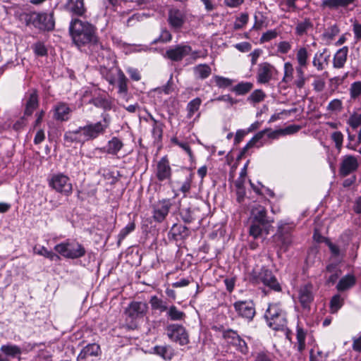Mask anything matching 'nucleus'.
<instances>
[{"instance_id": "obj_18", "label": "nucleus", "mask_w": 361, "mask_h": 361, "mask_svg": "<svg viewBox=\"0 0 361 361\" xmlns=\"http://www.w3.org/2000/svg\"><path fill=\"white\" fill-rule=\"evenodd\" d=\"M65 9L75 18L84 17L87 13L84 0H67Z\"/></svg>"}, {"instance_id": "obj_11", "label": "nucleus", "mask_w": 361, "mask_h": 361, "mask_svg": "<svg viewBox=\"0 0 361 361\" xmlns=\"http://www.w3.org/2000/svg\"><path fill=\"white\" fill-rule=\"evenodd\" d=\"M166 334L169 339L178 343L180 345L189 343V336L185 328L178 324H170L166 327Z\"/></svg>"}, {"instance_id": "obj_20", "label": "nucleus", "mask_w": 361, "mask_h": 361, "mask_svg": "<svg viewBox=\"0 0 361 361\" xmlns=\"http://www.w3.org/2000/svg\"><path fill=\"white\" fill-rule=\"evenodd\" d=\"M168 23L175 29H180L185 22V16L183 12L178 8H171L168 13Z\"/></svg>"}, {"instance_id": "obj_58", "label": "nucleus", "mask_w": 361, "mask_h": 361, "mask_svg": "<svg viewBox=\"0 0 361 361\" xmlns=\"http://www.w3.org/2000/svg\"><path fill=\"white\" fill-rule=\"evenodd\" d=\"M322 60V53L317 52L313 57L312 65L318 71H322L326 68Z\"/></svg>"}, {"instance_id": "obj_4", "label": "nucleus", "mask_w": 361, "mask_h": 361, "mask_svg": "<svg viewBox=\"0 0 361 361\" xmlns=\"http://www.w3.org/2000/svg\"><path fill=\"white\" fill-rule=\"evenodd\" d=\"M23 20L27 26L33 25L41 32H51L55 29V18L54 11L30 12L23 13Z\"/></svg>"}, {"instance_id": "obj_26", "label": "nucleus", "mask_w": 361, "mask_h": 361, "mask_svg": "<svg viewBox=\"0 0 361 361\" xmlns=\"http://www.w3.org/2000/svg\"><path fill=\"white\" fill-rule=\"evenodd\" d=\"M128 79L125 75L124 73L121 70H118V93L121 97L126 101L128 100Z\"/></svg>"}, {"instance_id": "obj_23", "label": "nucleus", "mask_w": 361, "mask_h": 361, "mask_svg": "<svg viewBox=\"0 0 361 361\" xmlns=\"http://www.w3.org/2000/svg\"><path fill=\"white\" fill-rule=\"evenodd\" d=\"M123 142L120 138L118 137H113L108 141L104 147L100 149V150L108 154L116 156L123 148Z\"/></svg>"}, {"instance_id": "obj_10", "label": "nucleus", "mask_w": 361, "mask_h": 361, "mask_svg": "<svg viewBox=\"0 0 361 361\" xmlns=\"http://www.w3.org/2000/svg\"><path fill=\"white\" fill-rule=\"evenodd\" d=\"M148 311V305L146 302L133 301L125 310V313L128 319L131 321L130 328L137 327L136 321L142 319Z\"/></svg>"}, {"instance_id": "obj_61", "label": "nucleus", "mask_w": 361, "mask_h": 361, "mask_svg": "<svg viewBox=\"0 0 361 361\" xmlns=\"http://www.w3.org/2000/svg\"><path fill=\"white\" fill-rule=\"evenodd\" d=\"M222 336L224 339H231L233 342L237 341L240 337V336L238 334V332L231 329L223 330Z\"/></svg>"}, {"instance_id": "obj_15", "label": "nucleus", "mask_w": 361, "mask_h": 361, "mask_svg": "<svg viewBox=\"0 0 361 361\" xmlns=\"http://www.w3.org/2000/svg\"><path fill=\"white\" fill-rule=\"evenodd\" d=\"M176 173L178 180L176 181V183L180 186L179 190L184 194L189 192L194 173L188 168H182L178 170Z\"/></svg>"}, {"instance_id": "obj_46", "label": "nucleus", "mask_w": 361, "mask_h": 361, "mask_svg": "<svg viewBox=\"0 0 361 361\" xmlns=\"http://www.w3.org/2000/svg\"><path fill=\"white\" fill-rule=\"evenodd\" d=\"M327 245L331 252L332 256L334 258L338 259L339 262H341L345 255V250L341 251L338 245L332 243L329 240H327Z\"/></svg>"}, {"instance_id": "obj_8", "label": "nucleus", "mask_w": 361, "mask_h": 361, "mask_svg": "<svg viewBox=\"0 0 361 361\" xmlns=\"http://www.w3.org/2000/svg\"><path fill=\"white\" fill-rule=\"evenodd\" d=\"M310 55L311 49L309 46L301 47L296 52V60L298 63L296 72L298 79L295 82V85L299 88H302L305 83L306 78L304 76V70L307 68Z\"/></svg>"}, {"instance_id": "obj_51", "label": "nucleus", "mask_w": 361, "mask_h": 361, "mask_svg": "<svg viewBox=\"0 0 361 361\" xmlns=\"http://www.w3.org/2000/svg\"><path fill=\"white\" fill-rule=\"evenodd\" d=\"M265 94L262 90H256L247 97V101L258 103L264 100Z\"/></svg>"}, {"instance_id": "obj_27", "label": "nucleus", "mask_w": 361, "mask_h": 361, "mask_svg": "<svg viewBox=\"0 0 361 361\" xmlns=\"http://www.w3.org/2000/svg\"><path fill=\"white\" fill-rule=\"evenodd\" d=\"M71 109L67 104L61 102L54 107V118L57 121H66L70 118Z\"/></svg>"}, {"instance_id": "obj_38", "label": "nucleus", "mask_w": 361, "mask_h": 361, "mask_svg": "<svg viewBox=\"0 0 361 361\" xmlns=\"http://www.w3.org/2000/svg\"><path fill=\"white\" fill-rule=\"evenodd\" d=\"M253 87V84L250 82H240L235 85L231 90L238 95H244L248 93Z\"/></svg>"}, {"instance_id": "obj_50", "label": "nucleus", "mask_w": 361, "mask_h": 361, "mask_svg": "<svg viewBox=\"0 0 361 361\" xmlns=\"http://www.w3.org/2000/svg\"><path fill=\"white\" fill-rule=\"evenodd\" d=\"M249 16L246 13H242L234 23L233 28L235 30L242 29L248 22Z\"/></svg>"}, {"instance_id": "obj_42", "label": "nucleus", "mask_w": 361, "mask_h": 361, "mask_svg": "<svg viewBox=\"0 0 361 361\" xmlns=\"http://www.w3.org/2000/svg\"><path fill=\"white\" fill-rule=\"evenodd\" d=\"M1 351L5 355L15 357L21 354V349L16 345H4L1 347Z\"/></svg>"}, {"instance_id": "obj_28", "label": "nucleus", "mask_w": 361, "mask_h": 361, "mask_svg": "<svg viewBox=\"0 0 361 361\" xmlns=\"http://www.w3.org/2000/svg\"><path fill=\"white\" fill-rule=\"evenodd\" d=\"M170 233L175 240L185 239L190 235L188 228L179 224H174L173 225Z\"/></svg>"}, {"instance_id": "obj_44", "label": "nucleus", "mask_w": 361, "mask_h": 361, "mask_svg": "<svg viewBox=\"0 0 361 361\" xmlns=\"http://www.w3.org/2000/svg\"><path fill=\"white\" fill-rule=\"evenodd\" d=\"M171 39L172 35L169 30H168L166 27H162L159 36L152 42V44H157L159 42L168 43L170 42Z\"/></svg>"}, {"instance_id": "obj_31", "label": "nucleus", "mask_w": 361, "mask_h": 361, "mask_svg": "<svg viewBox=\"0 0 361 361\" xmlns=\"http://www.w3.org/2000/svg\"><path fill=\"white\" fill-rule=\"evenodd\" d=\"M166 317L169 320L173 322H180L185 320L186 314L184 312L178 310L176 306L172 305L167 307L166 310Z\"/></svg>"}, {"instance_id": "obj_1", "label": "nucleus", "mask_w": 361, "mask_h": 361, "mask_svg": "<svg viewBox=\"0 0 361 361\" xmlns=\"http://www.w3.org/2000/svg\"><path fill=\"white\" fill-rule=\"evenodd\" d=\"M102 121L88 123L84 126H80L75 130H68L64 133L63 140L66 143L82 144L90 140H94L100 135H103L111 123V117L109 114H101Z\"/></svg>"}, {"instance_id": "obj_39", "label": "nucleus", "mask_w": 361, "mask_h": 361, "mask_svg": "<svg viewBox=\"0 0 361 361\" xmlns=\"http://www.w3.org/2000/svg\"><path fill=\"white\" fill-rule=\"evenodd\" d=\"M149 303L152 310H159L161 312H166L168 307L166 301L159 298L157 295L151 297Z\"/></svg>"}, {"instance_id": "obj_9", "label": "nucleus", "mask_w": 361, "mask_h": 361, "mask_svg": "<svg viewBox=\"0 0 361 361\" xmlns=\"http://www.w3.org/2000/svg\"><path fill=\"white\" fill-rule=\"evenodd\" d=\"M50 188L61 195L68 197L72 194L73 185L68 176L63 173L53 174L48 179Z\"/></svg>"}, {"instance_id": "obj_45", "label": "nucleus", "mask_w": 361, "mask_h": 361, "mask_svg": "<svg viewBox=\"0 0 361 361\" xmlns=\"http://www.w3.org/2000/svg\"><path fill=\"white\" fill-rule=\"evenodd\" d=\"M202 103V100L199 97H196L191 100L187 105L188 115L187 117L190 118L199 109Z\"/></svg>"}, {"instance_id": "obj_24", "label": "nucleus", "mask_w": 361, "mask_h": 361, "mask_svg": "<svg viewBox=\"0 0 361 361\" xmlns=\"http://www.w3.org/2000/svg\"><path fill=\"white\" fill-rule=\"evenodd\" d=\"M272 66L269 63L259 64L257 72V82L259 83L268 82L272 77Z\"/></svg>"}, {"instance_id": "obj_6", "label": "nucleus", "mask_w": 361, "mask_h": 361, "mask_svg": "<svg viewBox=\"0 0 361 361\" xmlns=\"http://www.w3.org/2000/svg\"><path fill=\"white\" fill-rule=\"evenodd\" d=\"M54 250L63 257L71 259L81 258L86 254V249L84 245L76 240L68 239L56 245Z\"/></svg>"}, {"instance_id": "obj_7", "label": "nucleus", "mask_w": 361, "mask_h": 361, "mask_svg": "<svg viewBox=\"0 0 361 361\" xmlns=\"http://www.w3.org/2000/svg\"><path fill=\"white\" fill-rule=\"evenodd\" d=\"M293 224L281 222L276 234L277 245L281 252H286L293 245Z\"/></svg>"}, {"instance_id": "obj_13", "label": "nucleus", "mask_w": 361, "mask_h": 361, "mask_svg": "<svg viewBox=\"0 0 361 361\" xmlns=\"http://www.w3.org/2000/svg\"><path fill=\"white\" fill-rule=\"evenodd\" d=\"M192 51L190 46L180 44L175 46L170 47L166 52L163 54L164 58L169 59L172 61L179 62L183 58L188 56Z\"/></svg>"}, {"instance_id": "obj_56", "label": "nucleus", "mask_w": 361, "mask_h": 361, "mask_svg": "<svg viewBox=\"0 0 361 361\" xmlns=\"http://www.w3.org/2000/svg\"><path fill=\"white\" fill-rule=\"evenodd\" d=\"M216 85L220 88H226L232 85L233 80L220 75L214 77Z\"/></svg>"}, {"instance_id": "obj_48", "label": "nucleus", "mask_w": 361, "mask_h": 361, "mask_svg": "<svg viewBox=\"0 0 361 361\" xmlns=\"http://www.w3.org/2000/svg\"><path fill=\"white\" fill-rule=\"evenodd\" d=\"M306 332L300 327L297 329L298 350L302 352L305 348Z\"/></svg>"}, {"instance_id": "obj_41", "label": "nucleus", "mask_w": 361, "mask_h": 361, "mask_svg": "<svg viewBox=\"0 0 361 361\" xmlns=\"http://www.w3.org/2000/svg\"><path fill=\"white\" fill-rule=\"evenodd\" d=\"M269 130L267 132L265 135H267L268 138L276 139L279 135H286V134H292L293 133V125H290L287 128L284 129H280L271 131V129L267 128Z\"/></svg>"}, {"instance_id": "obj_32", "label": "nucleus", "mask_w": 361, "mask_h": 361, "mask_svg": "<svg viewBox=\"0 0 361 361\" xmlns=\"http://www.w3.org/2000/svg\"><path fill=\"white\" fill-rule=\"evenodd\" d=\"M90 104H93L97 108H101L104 111H110L113 109V102L111 99H109L106 97H96L92 98L90 102Z\"/></svg>"}, {"instance_id": "obj_53", "label": "nucleus", "mask_w": 361, "mask_h": 361, "mask_svg": "<svg viewBox=\"0 0 361 361\" xmlns=\"http://www.w3.org/2000/svg\"><path fill=\"white\" fill-rule=\"evenodd\" d=\"M312 27V25L310 20L305 19V20L299 23L296 27V32L299 35H302L306 33L307 31Z\"/></svg>"}, {"instance_id": "obj_12", "label": "nucleus", "mask_w": 361, "mask_h": 361, "mask_svg": "<svg viewBox=\"0 0 361 361\" xmlns=\"http://www.w3.org/2000/svg\"><path fill=\"white\" fill-rule=\"evenodd\" d=\"M233 305L238 317L248 322L253 320L256 311L255 303L252 300H238Z\"/></svg>"}, {"instance_id": "obj_34", "label": "nucleus", "mask_w": 361, "mask_h": 361, "mask_svg": "<svg viewBox=\"0 0 361 361\" xmlns=\"http://www.w3.org/2000/svg\"><path fill=\"white\" fill-rule=\"evenodd\" d=\"M284 312L280 307L279 304H270L268 308L266 310L264 314V318L267 321V323L269 324L271 321L274 320L276 318L279 314Z\"/></svg>"}, {"instance_id": "obj_2", "label": "nucleus", "mask_w": 361, "mask_h": 361, "mask_svg": "<svg viewBox=\"0 0 361 361\" xmlns=\"http://www.w3.org/2000/svg\"><path fill=\"white\" fill-rule=\"evenodd\" d=\"M68 30L73 43L79 49L99 42L97 27L87 20L73 18Z\"/></svg>"}, {"instance_id": "obj_62", "label": "nucleus", "mask_w": 361, "mask_h": 361, "mask_svg": "<svg viewBox=\"0 0 361 361\" xmlns=\"http://www.w3.org/2000/svg\"><path fill=\"white\" fill-rule=\"evenodd\" d=\"M348 124H349L353 129L357 128L361 126V114L356 115L353 114L350 116L348 120Z\"/></svg>"}, {"instance_id": "obj_14", "label": "nucleus", "mask_w": 361, "mask_h": 361, "mask_svg": "<svg viewBox=\"0 0 361 361\" xmlns=\"http://www.w3.org/2000/svg\"><path fill=\"white\" fill-rule=\"evenodd\" d=\"M172 202L170 199H162L153 204L152 217L156 222H163L168 216Z\"/></svg>"}, {"instance_id": "obj_55", "label": "nucleus", "mask_w": 361, "mask_h": 361, "mask_svg": "<svg viewBox=\"0 0 361 361\" xmlns=\"http://www.w3.org/2000/svg\"><path fill=\"white\" fill-rule=\"evenodd\" d=\"M350 94L351 99H356L361 94V82H354L350 85Z\"/></svg>"}, {"instance_id": "obj_19", "label": "nucleus", "mask_w": 361, "mask_h": 361, "mask_svg": "<svg viewBox=\"0 0 361 361\" xmlns=\"http://www.w3.org/2000/svg\"><path fill=\"white\" fill-rule=\"evenodd\" d=\"M268 326L273 329L274 330H284L286 329V338L289 340L290 343H292V331L290 329L286 328L287 325V318L286 312H283L279 314V315L275 318L274 320L271 321Z\"/></svg>"}, {"instance_id": "obj_22", "label": "nucleus", "mask_w": 361, "mask_h": 361, "mask_svg": "<svg viewBox=\"0 0 361 361\" xmlns=\"http://www.w3.org/2000/svg\"><path fill=\"white\" fill-rule=\"evenodd\" d=\"M313 286L312 284H307L301 287L299 290V301L304 308L310 307L313 301L314 295L312 293Z\"/></svg>"}, {"instance_id": "obj_54", "label": "nucleus", "mask_w": 361, "mask_h": 361, "mask_svg": "<svg viewBox=\"0 0 361 361\" xmlns=\"http://www.w3.org/2000/svg\"><path fill=\"white\" fill-rule=\"evenodd\" d=\"M164 125L163 123L158 125H152V136L156 141H161L163 136V130Z\"/></svg>"}, {"instance_id": "obj_21", "label": "nucleus", "mask_w": 361, "mask_h": 361, "mask_svg": "<svg viewBox=\"0 0 361 361\" xmlns=\"http://www.w3.org/2000/svg\"><path fill=\"white\" fill-rule=\"evenodd\" d=\"M358 163L357 159L352 155L345 156L340 166L339 172L342 176H347L357 170Z\"/></svg>"}, {"instance_id": "obj_59", "label": "nucleus", "mask_w": 361, "mask_h": 361, "mask_svg": "<svg viewBox=\"0 0 361 361\" xmlns=\"http://www.w3.org/2000/svg\"><path fill=\"white\" fill-rule=\"evenodd\" d=\"M255 361H274L273 355L265 351H259L254 355Z\"/></svg>"}, {"instance_id": "obj_35", "label": "nucleus", "mask_w": 361, "mask_h": 361, "mask_svg": "<svg viewBox=\"0 0 361 361\" xmlns=\"http://www.w3.org/2000/svg\"><path fill=\"white\" fill-rule=\"evenodd\" d=\"M194 74L197 79L204 80L212 73V68L206 63L199 64L193 68Z\"/></svg>"}, {"instance_id": "obj_3", "label": "nucleus", "mask_w": 361, "mask_h": 361, "mask_svg": "<svg viewBox=\"0 0 361 361\" xmlns=\"http://www.w3.org/2000/svg\"><path fill=\"white\" fill-rule=\"evenodd\" d=\"M272 219L268 216L267 209L260 204L255 205L250 211L249 218V235L257 239L269 233Z\"/></svg>"}, {"instance_id": "obj_60", "label": "nucleus", "mask_w": 361, "mask_h": 361, "mask_svg": "<svg viewBox=\"0 0 361 361\" xmlns=\"http://www.w3.org/2000/svg\"><path fill=\"white\" fill-rule=\"evenodd\" d=\"M332 140L335 142L336 147L340 149L343 145V135L340 131H335L331 136Z\"/></svg>"}, {"instance_id": "obj_33", "label": "nucleus", "mask_w": 361, "mask_h": 361, "mask_svg": "<svg viewBox=\"0 0 361 361\" xmlns=\"http://www.w3.org/2000/svg\"><path fill=\"white\" fill-rule=\"evenodd\" d=\"M356 279L353 274H346L338 281L336 288L338 291H345L355 285Z\"/></svg>"}, {"instance_id": "obj_57", "label": "nucleus", "mask_w": 361, "mask_h": 361, "mask_svg": "<svg viewBox=\"0 0 361 361\" xmlns=\"http://www.w3.org/2000/svg\"><path fill=\"white\" fill-rule=\"evenodd\" d=\"M268 129H264L263 130H261L256 133L251 140L247 143V145L250 147H253L255 146L260 140H262L267 132L268 131Z\"/></svg>"}, {"instance_id": "obj_49", "label": "nucleus", "mask_w": 361, "mask_h": 361, "mask_svg": "<svg viewBox=\"0 0 361 361\" xmlns=\"http://www.w3.org/2000/svg\"><path fill=\"white\" fill-rule=\"evenodd\" d=\"M34 53L37 56H45L48 54V50L44 42H37L32 46Z\"/></svg>"}, {"instance_id": "obj_63", "label": "nucleus", "mask_w": 361, "mask_h": 361, "mask_svg": "<svg viewBox=\"0 0 361 361\" xmlns=\"http://www.w3.org/2000/svg\"><path fill=\"white\" fill-rule=\"evenodd\" d=\"M339 28L337 25H334L329 27L324 33V37L328 39H333L339 32Z\"/></svg>"}, {"instance_id": "obj_16", "label": "nucleus", "mask_w": 361, "mask_h": 361, "mask_svg": "<svg viewBox=\"0 0 361 361\" xmlns=\"http://www.w3.org/2000/svg\"><path fill=\"white\" fill-rule=\"evenodd\" d=\"M101 354L99 345L93 343L85 346L77 357V361H97Z\"/></svg>"}, {"instance_id": "obj_47", "label": "nucleus", "mask_w": 361, "mask_h": 361, "mask_svg": "<svg viewBox=\"0 0 361 361\" xmlns=\"http://www.w3.org/2000/svg\"><path fill=\"white\" fill-rule=\"evenodd\" d=\"M343 300L339 294L334 295L330 301L331 313L334 314L343 306Z\"/></svg>"}, {"instance_id": "obj_30", "label": "nucleus", "mask_w": 361, "mask_h": 361, "mask_svg": "<svg viewBox=\"0 0 361 361\" xmlns=\"http://www.w3.org/2000/svg\"><path fill=\"white\" fill-rule=\"evenodd\" d=\"M200 210L197 207L183 208L180 210V216L185 224H190L197 219Z\"/></svg>"}, {"instance_id": "obj_37", "label": "nucleus", "mask_w": 361, "mask_h": 361, "mask_svg": "<svg viewBox=\"0 0 361 361\" xmlns=\"http://www.w3.org/2000/svg\"><path fill=\"white\" fill-rule=\"evenodd\" d=\"M154 352L166 360H171L174 355L173 350L169 345H157L154 348Z\"/></svg>"}, {"instance_id": "obj_52", "label": "nucleus", "mask_w": 361, "mask_h": 361, "mask_svg": "<svg viewBox=\"0 0 361 361\" xmlns=\"http://www.w3.org/2000/svg\"><path fill=\"white\" fill-rule=\"evenodd\" d=\"M171 142L182 148L190 157V159H192L194 158L193 153L191 150V148L188 142H180L178 138L173 137L171 139Z\"/></svg>"}, {"instance_id": "obj_5", "label": "nucleus", "mask_w": 361, "mask_h": 361, "mask_svg": "<svg viewBox=\"0 0 361 361\" xmlns=\"http://www.w3.org/2000/svg\"><path fill=\"white\" fill-rule=\"evenodd\" d=\"M249 281L255 285L263 284L274 291L281 290V285L272 271L265 267L254 269L249 275Z\"/></svg>"}, {"instance_id": "obj_17", "label": "nucleus", "mask_w": 361, "mask_h": 361, "mask_svg": "<svg viewBox=\"0 0 361 361\" xmlns=\"http://www.w3.org/2000/svg\"><path fill=\"white\" fill-rule=\"evenodd\" d=\"M156 177L160 182L169 180L171 178L172 170L168 158L165 156L157 162L156 169Z\"/></svg>"}, {"instance_id": "obj_36", "label": "nucleus", "mask_w": 361, "mask_h": 361, "mask_svg": "<svg viewBox=\"0 0 361 361\" xmlns=\"http://www.w3.org/2000/svg\"><path fill=\"white\" fill-rule=\"evenodd\" d=\"M355 0H322V6L329 8H338L339 7H347L353 4Z\"/></svg>"}, {"instance_id": "obj_64", "label": "nucleus", "mask_w": 361, "mask_h": 361, "mask_svg": "<svg viewBox=\"0 0 361 361\" xmlns=\"http://www.w3.org/2000/svg\"><path fill=\"white\" fill-rule=\"evenodd\" d=\"M278 33L274 30H270L267 31L266 32L263 33L260 38V42L264 43L266 42H269L271 39H273L276 37Z\"/></svg>"}, {"instance_id": "obj_25", "label": "nucleus", "mask_w": 361, "mask_h": 361, "mask_svg": "<svg viewBox=\"0 0 361 361\" xmlns=\"http://www.w3.org/2000/svg\"><path fill=\"white\" fill-rule=\"evenodd\" d=\"M39 106V99L37 91L32 90V92L29 94L28 98L25 103V108L24 111V116H31L34 111Z\"/></svg>"}, {"instance_id": "obj_40", "label": "nucleus", "mask_w": 361, "mask_h": 361, "mask_svg": "<svg viewBox=\"0 0 361 361\" xmlns=\"http://www.w3.org/2000/svg\"><path fill=\"white\" fill-rule=\"evenodd\" d=\"M34 252L39 255L44 256L51 261H59L60 259V257L57 254L51 250H48L44 246L39 247V249L37 247H35Z\"/></svg>"}, {"instance_id": "obj_43", "label": "nucleus", "mask_w": 361, "mask_h": 361, "mask_svg": "<svg viewBox=\"0 0 361 361\" xmlns=\"http://www.w3.org/2000/svg\"><path fill=\"white\" fill-rule=\"evenodd\" d=\"M135 229V224L134 221H131L128 224L123 228H122L118 235V246L121 245V242L126 238V237L132 233Z\"/></svg>"}, {"instance_id": "obj_29", "label": "nucleus", "mask_w": 361, "mask_h": 361, "mask_svg": "<svg viewBox=\"0 0 361 361\" xmlns=\"http://www.w3.org/2000/svg\"><path fill=\"white\" fill-rule=\"evenodd\" d=\"M348 47L345 46L339 49L334 56L333 66L335 68H342L344 67L348 57Z\"/></svg>"}]
</instances>
